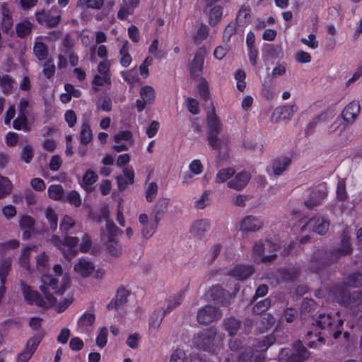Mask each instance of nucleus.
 <instances>
[{
  "mask_svg": "<svg viewBox=\"0 0 362 362\" xmlns=\"http://www.w3.org/2000/svg\"><path fill=\"white\" fill-rule=\"evenodd\" d=\"M210 204V191H204L200 198L196 201L195 206L199 209H203Z\"/></svg>",
  "mask_w": 362,
  "mask_h": 362,
  "instance_id": "obj_56",
  "label": "nucleus"
},
{
  "mask_svg": "<svg viewBox=\"0 0 362 362\" xmlns=\"http://www.w3.org/2000/svg\"><path fill=\"white\" fill-rule=\"evenodd\" d=\"M95 320L94 314L85 313L83 314L78 321V328L81 332H86L89 331V327L93 325Z\"/></svg>",
  "mask_w": 362,
  "mask_h": 362,
  "instance_id": "obj_32",
  "label": "nucleus"
},
{
  "mask_svg": "<svg viewBox=\"0 0 362 362\" xmlns=\"http://www.w3.org/2000/svg\"><path fill=\"white\" fill-rule=\"evenodd\" d=\"M139 222L141 226V233L146 239L150 238L154 234L158 224V222L155 221V218H153V222H150L146 214L139 215Z\"/></svg>",
  "mask_w": 362,
  "mask_h": 362,
  "instance_id": "obj_15",
  "label": "nucleus"
},
{
  "mask_svg": "<svg viewBox=\"0 0 362 362\" xmlns=\"http://www.w3.org/2000/svg\"><path fill=\"white\" fill-rule=\"evenodd\" d=\"M75 225L74 220L69 216H64L60 223V230L62 232L66 233L70 228Z\"/></svg>",
  "mask_w": 362,
  "mask_h": 362,
  "instance_id": "obj_59",
  "label": "nucleus"
},
{
  "mask_svg": "<svg viewBox=\"0 0 362 362\" xmlns=\"http://www.w3.org/2000/svg\"><path fill=\"white\" fill-rule=\"evenodd\" d=\"M35 246H28L23 248L21 251V255L18 259V263L25 268L28 267L29 262V257L33 250H34Z\"/></svg>",
  "mask_w": 362,
  "mask_h": 362,
  "instance_id": "obj_49",
  "label": "nucleus"
},
{
  "mask_svg": "<svg viewBox=\"0 0 362 362\" xmlns=\"http://www.w3.org/2000/svg\"><path fill=\"white\" fill-rule=\"evenodd\" d=\"M254 273L252 266L238 265L230 272V274L238 280H244Z\"/></svg>",
  "mask_w": 362,
  "mask_h": 362,
  "instance_id": "obj_27",
  "label": "nucleus"
},
{
  "mask_svg": "<svg viewBox=\"0 0 362 362\" xmlns=\"http://www.w3.org/2000/svg\"><path fill=\"white\" fill-rule=\"evenodd\" d=\"M98 180L97 174L89 170H87L83 177V183L84 185L90 186L93 183H95Z\"/></svg>",
  "mask_w": 362,
  "mask_h": 362,
  "instance_id": "obj_60",
  "label": "nucleus"
},
{
  "mask_svg": "<svg viewBox=\"0 0 362 362\" xmlns=\"http://www.w3.org/2000/svg\"><path fill=\"white\" fill-rule=\"evenodd\" d=\"M45 217L47 218L49 223L50 228L52 230H55L57 228L58 223V218L56 213L52 209L48 208L45 210Z\"/></svg>",
  "mask_w": 362,
  "mask_h": 362,
  "instance_id": "obj_54",
  "label": "nucleus"
},
{
  "mask_svg": "<svg viewBox=\"0 0 362 362\" xmlns=\"http://www.w3.org/2000/svg\"><path fill=\"white\" fill-rule=\"evenodd\" d=\"M206 54V49L204 46L199 47L196 51L189 66V71L192 78H197L202 73Z\"/></svg>",
  "mask_w": 362,
  "mask_h": 362,
  "instance_id": "obj_10",
  "label": "nucleus"
},
{
  "mask_svg": "<svg viewBox=\"0 0 362 362\" xmlns=\"http://www.w3.org/2000/svg\"><path fill=\"white\" fill-rule=\"evenodd\" d=\"M48 195L50 199L59 200L63 197L64 189L60 185H52L48 188Z\"/></svg>",
  "mask_w": 362,
  "mask_h": 362,
  "instance_id": "obj_46",
  "label": "nucleus"
},
{
  "mask_svg": "<svg viewBox=\"0 0 362 362\" xmlns=\"http://www.w3.org/2000/svg\"><path fill=\"white\" fill-rule=\"evenodd\" d=\"M361 110L358 101H352L349 103L342 110L341 116L344 121L348 123H352L358 117Z\"/></svg>",
  "mask_w": 362,
  "mask_h": 362,
  "instance_id": "obj_17",
  "label": "nucleus"
},
{
  "mask_svg": "<svg viewBox=\"0 0 362 362\" xmlns=\"http://www.w3.org/2000/svg\"><path fill=\"white\" fill-rule=\"evenodd\" d=\"M262 59L264 62L283 57V50L281 46L274 44L266 45L262 49Z\"/></svg>",
  "mask_w": 362,
  "mask_h": 362,
  "instance_id": "obj_21",
  "label": "nucleus"
},
{
  "mask_svg": "<svg viewBox=\"0 0 362 362\" xmlns=\"http://www.w3.org/2000/svg\"><path fill=\"white\" fill-rule=\"evenodd\" d=\"M170 362H186L185 353L181 349H176L172 354Z\"/></svg>",
  "mask_w": 362,
  "mask_h": 362,
  "instance_id": "obj_64",
  "label": "nucleus"
},
{
  "mask_svg": "<svg viewBox=\"0 0 362 362\" xmlns=\"http://www.w3.org/2000/svg\"><path fill=\"white\" fill-rule=\"evenodd\" d=\"M107 329L106 327H102L100 329V332L96 338V344L98 346L103 348L107 343Z\"/></svg>",
  "mask_w": 362,
  "mask_h": 362,
  "instance_id": "obj_62",
  "label": "nucleus"
},
{
  "mask_svg": "<svg viewBox=\"0 0 362 362\" xmlns=\"http://www.w3.org/2000/svg\"><path fill=\"white\" fill-rule=\"evenodd\" d=\"M351 246L349 243V235L346 232H344L341 236V245L337 249L334 250V255L339 258L340 257L346 255L351 252Z\"/></svg>",
  "mask_w": 362,
  "mask_h": 362,
  "instance_id": "obj_25",
  "label": "nucleus"
},
{
  "mask_svg": "<svg viewBox=\"0 0 362 362\" xmlns=\"http://www.w3.org/2000/svg\"><path fill=\"white\" fill-rule=\"evenodd\" d=\"M33 52L38 60H45L48 56V47L44 42L37 41L33 46Z\"/></svg>",
  "mask_w": 362,
  "mask_h": 362,
  "instance_id": "obj_37",
  "label": "nucleus"
},
{
  "mask_svg": "<svg viewBox=\"0 0 362 362\" xmlns=\"http://www.w3.org/2000/svg\"><path fill=\"white\" fill-rule=\"evenodd\" d=\"M211 228V221L207 218H202L192 223L189 228L191 235L197 238L202 239Z\"/></svg>",
  "mask_w": 362,
  "mask_h": 362,
  "instance_id": "obj_12",
  "label": "nucleus"
},
{
  "mask_svg": "<svg viewBox=\"0 0 362 362\" xmlns=\"http://www.w3.org/2000/svg\"><path fill=\"white\" fill-rule=\"evenodd\" d=\"M12 190V184L6 177L0 175V199L8 195Z\"/></svg>",
  "mask_w": 362,
  "mask_h": 362,
  "instance_id": "obj_43",
  "label": "nucleus"
},
{
  "mask_svg": "<svg viewBox=\"0 0 362 362\" xmlns=\"http://www.w3.org/2000/svg\"><path fill=\"white\" fill-rule=\"evenodd\" d=\"M223 337L211 327L197 333L194 337V344L204 351L214 353L222 347Z\"/></svg>",
  "mask_w": 362,
  "mask_h": 362,
  "instance_id": "obj_2",
  "label": "nucleus"
},
{
  "mask_svg": "<svg viewBox=\"0 0 362 362\" xmlns=\"http://www.w3.org/2000/svg\"><path fill=\"white\" fill-rule=\"evenodd\" d=\"M327 194L326 187L320 185L315 189L313 190L309 197L305 201V206L311 209L320 204L321 202L325 199Z\"/></svg>",
  "mask_w": 362,
  "mask_h": 362,
  "instance_id": "obj_14",
  "label": "nucleus"
},
{
  "mask_svg": "<svg viewBox=\"0 0 362 362\" xmlns=\"http://www.w3.org/2000/svg\"><path fill=\"white\" fill-rule=\"evenodd\" d=\"M129 291L124 287H120L117 291V295L107 305L108 310H116L127 301Z\"/></svg>",
  "mask_w": 362,
  "mask_h": 362,
  "instance_id": "obj_22",
  "label": "nucleus"
},
{
  "mask_svg": "<svg viewBox=\"0 0 362 362\" xmlns=\"http://www.w3.org/2000/svg\"><path fill=\"white\" fill-rule=\"evenodd\" d=\"M170 203V199L168 198L160 199L155 205L153 211V218L155 221L159 222L163 216V214L167 211L168 206Z\"/></svg>",
  "mask_w": 362,
  "mask_h": 362,
  "instance_id": "obj_29",
  "label": "nucleus"
},
{
  "mask_svg": "<svg viewBox=\"0 0 362 362\" xmlns=\"http://www.w3.org/2000/svg\"><path fill=\"white\" fill-rule=\"evenodd\" d=\"M12 259L11 258H3L0 259V280L1 285L4 286L6 282V276L8 275L11 268Z\"/></svg>",
  "mask_w": 362,
  "mask_h": 362,
  "instance_id": "obj_35",
  "label": "nucleus"
},
{
  "mask_svg": "<svg viewBox=\"0 0 362 362\" xmlns=\"http://www.w3.org/2000/svg\"><path fill=\"white\" fill-rule=\"evenodd\" d=\"M294 352L290 353L288 349H283L279 354L280 362H303L310 356V353L303 346L300 341L296 343L294 346Z\"/></svg>",
  "mask_w": 362,
  "mask_h": 362,
  "instance_id": "obj_7",
  "label": "nucleus"
},
{
  "mask_svg": "<svg viewBox=\"0 0 362 362\" xmlns=\"http://www.w3.org/2000/svg\"><path fill=\"white\" fill-rule=\"evenodd\" d=\"M56 71L55 65L53 64V59L49 58L44 63V68L42 70L43 74L47 78H51L54 76Z\"/></svg>",
  "mask_w": 362,
  "mask_h": 362,
  "instance_id": "obj_52",
  "label": "nucleus"
},
{
  "mask_svg": "<svg viewBox=\"0 0 362 362\" xmlns=\"http://www.w3.org/2000/svg\"><path fill=\"white\" fill-rule=\"evenodd\" d=\"M223 7L220 5L214 6L208 12L209 23L211 26H216L221 22L223 16Z\"/></svg>",
  "mask_w": 362,
  "mask_h": 362,
  "instance_id": "obj_30",
  "label": "nucleus"
},
{
  "mask_svg": "<svg viewBox=\"0 0 362 362\" xmlns=\"http://www.w3.org/2000/svg\"><path fill=\"white\" fill-rule=\"evenodd\" d=\"M237 23L235 22L231 21L228 24V25L225 28L223 33V41L224 42H230L231 37L236 33L237 30Z\"/></svg>",
  "mask_w": 362,
  "mask_h": 362,
  "instance_id": "obj_51",
  "label": "nucleus"
},
{
  "mask_svg": "<svg viewBox=\"0 0 362 362\" xmlns=\"http://www.w3.org/2000/svg\"><path fill=\"white\" fill-rule=\"evenodd\" d=\"M158 185L152 182L148 185L145 190V197L148 202H151L158 194Z\"/></svg>",
  "mask_w": 362,
  "mask_h": 362,
  "instance_id": "obj_50",
  "label": "nucleus"
},
{
  "mask_svg": "<svg viewBox=\"0 0 362 362\" xmlns=\"http://www.w3.org/2000/svg\"><path fill=\"white\" fill-rule=\"evenodd\" d=\"M134 173L132 168H124L123 175L117 177L118 187L120 190H124L129 185L134 182Z\"/></svg>",
  "mask_w": 362,
  "mask_h": 362,
  "instance_id": "obj_26",
  "label": "nucleus"
},
{
  "mask_svg": "<svg viewBox=\"0 0 362 362\" xmlns=\"http://www.w3.org/2000/svg\"><path fill=\"white\" fill-rule=\"evenodd\" d=\"M35 221L32 217L29 216H23L20 220V226L23 230V238L28 239L34 228Z\"/></svg>",
  "mask_w": 362,
  "mask_h": 362,
  "instance_id": "obj_31",
  "label": "nucleus"
},
{
  "mask_svg": "<svg viewBox=\"0 0 362 362\" xmlns=\"http://www.w3.org/2000/svg\"><path fill=\"white\" fill-rule=\"evenodd\" d=\"M165 315L164 308H157L152 313L148 322L151 332H156L158 329Z\"/></svg>",
  "mask_w": 362,
  "mask_h": 362,
  "instance_id": "obj_23",
  "label": "nucleus"
},
{
  "mask_svg": "<svg viewBox=\"0 0 362 362\" xmlns=\"http://www.w3.org/2000/svg\"><path fill=\"white\" fill-rule=\"evenodd\" d=\"M291 164V160H273L272 167L267 168L268 172H272L275 175H279L287 170Z\"/></svg>",
  "mask_w": 362,
  "mask_h": 362,
  "instance_id": "obj_33",
  "label": "nucleus"
},
{
  "mask_svg": "<svg viewBox=\"0 0 362 362\" xmlns=\"http://www.w3.org/2000/svg\"><path fill=\"white\" fill-rule=\"evenodd\" d=\"M271 305V301L269 298H265L253 307V312L259 314L264 311H265Z\"/></svg>",
  "mask_w": 362,
  "mask_h": 362,
  "instance_id": "obj_61",
  "label": "nucleus"
},
{
  "mask_svg": "<svg viewBox=\"0 0 362 362\" xmlns=\"http://www.w3.org/2000/svg\"><path fill=\"white\" fill-rule=\"evenodd\" d=\"M221 317L222 313L220 309L210 305L200 308L197 315V321L202 325L211 324L218 320Z\"/></svg>",
  "mask_w": 362,
  "mask_h": 362,
  "instance_id": "obj_9",
  "label": "nucleus"
},
{
  "mask_svg": "<svg viewBox=\"0 0 362 362\" xmlns=\"http://www.w3.org/2000/svg\"><path fill=\"white\" fill-rule=\"evenodd\" d=\"M42 284L40 290L43 297L37 291L33 290L26 284L22 285V292L25 300L30 305H35L43 308H49L55 303L56 299L53 293L62 295L69 287V279L64 276L61 286L58 288V280L50 275H44L42 277Z\"/></svg>",
  "mask_w": 362,
  "mask_h": 362,
  "instance_id": "obj_1",
  "label": "nucleus"
},
{
  "mask_svg": "<svg viewBox=\"0 0 362 362\" xmlns=\"http://www.w3.org/2000/svg\"><path fill=\"white\" fill-rule=\"evenodd\" d=\"M185 298V292L180 291L170 298L168 302L166 308H164L165 314L171 313L174 309L179 306L183 301Z\"/></svg>",
  "mask_w": 362,
  "mask_h": 362,
  "instance_id": "obj_36",
  "label": "nucleus"
},
{
  "mask_svg": "<svg viewBox=\"0 0 362 362\" xmlns=\"http://www.w3.org/2000/svg\"><path fill=\"white\" fill-rule=\"evenodd\" d=\"M112 83L111 78H110L109 82L106 79H103V76L99 74H96L94 76L92 80L93 88L95 90H98V88L103 86L104 84L110 85Z\"/></svg>",
  "mask_w": 362,
  "mask_h": 362,
  "instance_id": "obj_58",
  "label": "nucleus"
},
{
  "mask_svg": "<svg viewBox=\"0 0 362 362\" xmlns=\"http://www.w3.org/2000/svg\"><path fill=\"white\" fill-rule=\"evenodd\" d=\"M122 231L112 221L107 220L105 228L100 230V240L107 251L112 256H119L122 254V246L117 237Z\"/></svg>",
  "mask_w": 362,
  "mask_h": 362,
  "instance_id": "obj_3",
  "label": "nucleus"
},
{
  "mask_svg": "<svg viewBox=\"0 0 362 362\" xmlns=\"http://www.w3.org/2000/svg\"><path fill=\"white\" fill-rule=\"evenodd\" d=\"M251 8L250 6L243 5L237 13L235 23L242 27L249 25L251 19Z\"/></svg>",
  "mask_w": 362,
  "mask_h": 362,
  "instance_id": "obj_24",
  "label": "nucleus"
},
{
  "mask_svg": "<svg viewBox=\"0 0 362 362\" xmlns=\"http://www.w3.org/2000/svg\"><path fill=\"white\" fill-rule=\"evenodd\" d=\"M235 173V170L233 168H222L217 173L215 181L217 183H223L231 177Z\"/></svg>",
  "mask_w": 362,
  "mask_h": 362,
  "instance_id": "obj_42",
  "label": "nucleus"
},
{
  "mask_svg": "<svg viewBox=\"0 0 362 362\" xmlns=\"http://www.w3.org/2000/svg\"><path fill=\"white\" fill-rule=\"evenodd\" d=\"M13 127L16 130L28 129V118L26 115H18L13 122Z\"/></svg>",
  "mask_w": 362,
  "mask_h": 362,
  "instance_id": "obj_53",
  "label": "nucleus"
},
{
  "mask_svg": "<svg viewBox=\"0 0 362 362\" xmlns=\"http://www.w3.org/2000/svg\"><path fill=\"white\" fill-rule=\"evenodd\" d=\"M134 11V9L122 2L121 7L117 12V17L118 19L124 21L128 16L133 14Z\"/></svg>",
  "mask_w": 362,
  "mask_h": 362,
  "instance_id": "obj_55",
  "label": "nucleus"
},
{
  "mask_svg": "<svg viewBox=\"0 0 362 362\" xmlns=\"http://www.w3.org/2000/svg\"><path fill=\"white\" fill-rule=\"evenodd\" d=\"M209 35V29L204 24H201L193 35V41L198 45L205 40Z\"/></svg>",
  "mask_w": 362,
  "mask_h": 362,
  "instance_id": "obj_41",
  "label": "nucleus"
},
{
  "mask_svg": "<svg viewBox=\"0 0 362 362\" xmlns=\"http://www.w3.org/2000/svg\"><path fill=\"white\" fill-rule=\"evenodd\" d=\"M33 28V24L25 18L16 25V35L19 38H25L31 33Z\"/></svg>",
  "mask_w": 362,
  "mask_h": 362,
  "instance_id": "obj_28",
  "label": "nucleus"
},
{
  "mask_svg": "<svg viewBox=\"0 0 362 362\" xmlns=\"http://www.w3.org/2000/svg\"><path fill=\"white\" fill-rule=\"evenodd\" d=\"M343 323L342 320H337V322H334V320L329 314H321L316 320L317 325L322 329L327 330L330 334L332 333L334 339L341 335Z\"/></svg>",
  "mask_w": 362,
  "mask_h": 362,
  "instance_id": "obj_8",
  "label": "nucleus"
},
{
  "mask_svg": "<svg viewBox=\"0 0 362 362\" xmlns=\"http://www.w3.org/2000/svg\"><path fill=\"white\" fill-rule=\"evenodd\" d=\"M198 92L200 98L205 102L211 98L209 86L205 78L201 77L197 86Z\"/></svg>",
  "mask_w": 362,
  "mask_h": 362,
  "instance_id": "obj_40",
  "label": "nucleus"
},
{
  "mask_svg": "<svg viewBox=\"0 0 362 362\" xmlns=\"http://www.w3.org/2000/svg\"><path fill=\"white\" fill-rule=\"evenodd\" d=\"M19 241L16 240H11L5 243H0V253L4 254L9 250L16 248L19 246Z\"/></svg>",
  "mask_w": 362,
  "mask_h": 362,
  "instance_id": "obj_57",
  "label": "nucleus"
},
{
  "mask_svg": "<svg viewBox=\"0 0 362 362\" xmlns=\"http://www.w3.org/2000/svg\"><path fill=\"white\" fill-rule=\"evenodd\" d=\"M141 99H137L135 106L138 112H141L148 104L153 103L155 100V90L151 86H144L141 88L140 91Z\"/></svg>",
  "mask_w": 362,
  "mask_h": 362,
  "instance_id": "obj_11",
  "label": "nucleus"
},
{
  "mask_svg": "<svg viewBox=\"0 0 362 362\" xmlns=\"http://www.w3.org/2000/svg\"><path fill=\"white\" fill-rule=\"evenodd\" d=\"M14 80L9 75H4L0 79V85L4 94H9L13 88Z\"/></svg>",
  "mask_w": 362,
  "mask_h": 362,
  "instance_id": "obj_48",
  "label": "nucleus"
},
{
  "mask_svg": "<svg viewBox=\"0 0 362 362\" xmlns=\"http://www.w3.org/2000/svg\"><path fill=\"white\" fill-rule=\"evenodd\" d=\"M74 271L82 277L89 276L95 270V265L93 262L88 259L81 258L74 265Z\"/></svg>",
  "mask_w": 362,
  "mask_h": 362,
  "instance_id": "obj_19",
  "label": "nucleus"
},
{
  "mask_svg": "<svg viewBox=\"0 0 362 362\" xmlns=\"http://www.w3.org/2000/svg\"><path fill=\"white\" fill-rule=\"evenodd\" d=\"M212 108L207 113V132L206 136L209 144L214 149L219 147L218 136L220 134L221 124L218 117L216 114L215 107L211 103Z\"/></svg>",
  "mask_w": 362,
  "mask_h": 362,
  "instance_id": "obj_4",
  "label": "nucleus"
},
{
  "mask_svg": "<svg viewBox=\"0 0 362 362\" xmlns=\"http://www.w3.org/2000/svg\"><path fill=\"white\" fill-rule=\"evenodd\" d=\"M223 325L229 335L233 336L235 335L239 329L240 322L234 317H229L223 320Z\"/></svg>",
  "mask_w": 362,
  "mask_h": 362,
  "instance_id": "obj_38",
  "label": "nucleus"
},
{
  "mask_svg": "<svg viewBox=\"0 0 362 362\" xmlns=\"http://www.w3.org/2000/svg\"><path fill=\"white\" fill-rule=\"evenodd\" d=\"M98 71L99 75L103 76V79H106L108 82L111 78L110 63L109 61H102L98 64Z\"/></svg>",
  "mask_w": 362,
  "mask_h": 362,
  "instance_id": "obj_47",
  "label": "nucleus"
},
{
  "mask_svg": "<svg viewBox=\"0 0 362 362\" xmlns=\"http://www.w3.org/2000/svg\"><path fill=\"white\" fill-rule=\"evenodd\" d=\"M362 285V275L359 273L353 274L347 277L342 288H334L333 293L336 300L342 304L350 303V295L346 292V287H358Z\"/></svg>",
  "mask_w": 362,
  "mask_h": 362,
  "instance_id": "obj_5",
  "label": "nucleus"
},
{
  "mask_svg": "<svg viewBox=\"0 0 362 362\" xmlns=\"http://www.w3.org/2000/svg\"><path fill=\"white\" fill-rule=\"evenodd\" d=\"M297 110L298 106L296 105H283L277 107L275 113L279 115L280 119L286 120L290 119Z\"/></svg>",
  "mask_w": 362,
  "mask_h": 362,
  "instance_id": "obj_34",
  "label": "nucleus"
},
{
  "mask_svg": "<svg viewBox=\"0 0 362 362\" xmlns=\"http://www.w3.org/2000/svg\"><path fill=\"white\" fill-rule=\"evenodd\" d=\"M93 139L92 130L88 122H83L80 132V143L86 145L91 141Z\"/></svg>",
  "mask_w": 362,
  "mask_h": 362,
  "instance_id": "obj_39",
  "label": "nucleus"
},
{
  "mask_svg": "<svg viewBox=\"0 0 362 362\" xmlns=\"http://www.w3.org/2000/svg\"><path fill=\"white\" fill-rule=\"evenodd\" d=\"M263 226V221L253 216H247L240 223V229L243 231H256Z\"/></svg>",
  "mask_w": 362,
  "mask_h": 362,
  "instance_id": "obj_20",
  "label": "nucleus"
},
{
  "mask_svg": "<svg viewBox=\"0 0 362 362\" xmlns=\"http://www.w3.org/2000/svg\"><path fill=\"white\" fill-rule=\"evenodd\" d=\"M63 242L64 248L65 247H68L69 250H70L69 253H66L65 251H64V256L66 258H71L72 256L74 255V253H72V250L78 245V239L75 237L66 236L64 238Z\"/></svg>",
  "mask_w": 362,
  "mask_h": 362,
  "instance_id": "obj_45",
  "label": "nucleus"
},
{
  "mask_svg": "<svg viewBox=\"0 0 362 362\" xmlns=\"http://www.w3.org/2000/svg\"><path fill=\"white\" fill-rule=\"evenodd\" d=\"M251 178V175L248 172L242 171L238 173L233 179L227 183L228 187L237 191L244 189Z\"/></svg>",
  "mask_w": 362,
  "mask_h": 362,
  "instance_id": "obj_16",
  "label": "nucleus"
},
{
  "mask_svg": "<svg viewBox=\"0 0 362 362\" xmlns=\"http://www.w3.org/2000/svg\"><path fill=\"white\" fill-rule=\"evenodd\" d=\"M329 223L323 217L316 216L310 218L305 225L302 228V230L308 228L313 231L320 234L324 235L328 230Z\"/></svg>",
  "mask_w": 362,
  "mask_h": 362,
  "instance_id": "obj_13",
  "label": "nucleus"
},
{
  "mask_svg": "<svg viewBox=\"0 0 362 362\" xmlns=\"http://www.w3.org/2000/svg\"><path fill=\"white\" fill-rule=\"evenodd\" d=\"M229 293L225 291L219 285L211 288L208 291L209 298L214 302L226 305L228 303V296Z\"/></svg>",
  "mask_w": 362,
  "mask_h": 362,
  "instance_id": "obj_18",
  "label": "nucleus"
},
{
  "mask_svg": "<svg viewBox=\"0 0 362 362\" xmlns=\"http://www.w3.org/2000/svg\"><path fill=\"white\" fill-rule=\"evenodd\" d=\"M132 138V134L130 131H120L115 135L114 141L117 144H119L122 141H129Z\"/></svg>",
  "mask_w": 362,
  "mask_h": 362,
  "instance_id": "obj_63",
  "label": "nucleus"
},
{
  "mask_svg": "<svg viewBox=\"0 0 362 362\" xmlns=\"http://www.w3.org/2000/svg\"><path fill=\"white\" fill-rule=\"evenodd\" d=\"M277 248V245L269 241L256 243L253 248L255 262H267L272 261L276 256L273 252H276Z\"/></svg>",
  "mask_w": 362,
  "mask_h": 362,
  "instance_id": "obj_6",
  "label": "nucleus"
},
{
  "mask_svg": "<svg viewBox=\"0 0 362 362\" xmlns=\"http://www.w3.org/2000/svg\"><path fill=\"white\" fill-rule=\"evenodd\" d=\"M234 78L236 81L237 89L240 92H243L246 88V74L245 71L243 69H238L235 73Z\"/></svg>",
  "mask_w": 362,
  "mask_h": 362,
  "instance_id": "obj_44",
  "label": "nucleus"
}]
</instances>
